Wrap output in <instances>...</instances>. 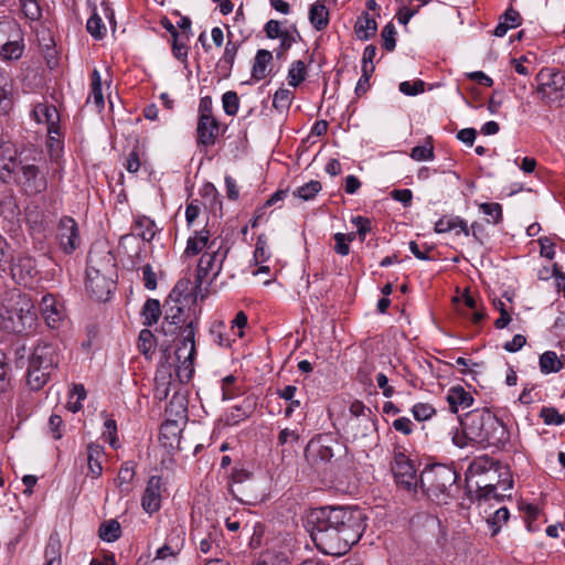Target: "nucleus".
I'll use <instances>...</instances> for the list:
<instances>
[{
    "mask_svg": "<svg viewBox=\"0 0 565 565\" xmlns=\"http://www.w3.org/2000/svg\"><path fill=\"white\" fill-rule=\"evenodd\" d=\"M365 515L358 508L320 507L307 515V529L316 547L326 555L342 556L365 530Z\"/></svg>",
    "mask_w": 565,
    "mask_h": 565,
    "instance_id": "obj_1",
    "label": "nucleus"
},
{
    "mask_svg": "<svg viewBox=\"0 0 565 565\" xmlns=\"http://www.w3.org/2000/svg\"><path fill=\"white\" fill-rule=\"evenodd\" d=\"M460 424L465 436L489 447H503L510 438L507 426L488 408L468 412Z\"/></svg>",
    "mask_w": 565,
    "mask_h": 565,
    "instance_id": "obj_2",
    "label": "nucleus"
},
{
    "mask_svg": "<svg viewBox=\"0 0 565 565\" xmlns=\"http://www.w3.org/2000/svg\"><path fill=\"white\" fill-rule=\"evenodd\" d=\"M1 327L12 333L31 331L36 322L34 303L28 294L11 289L3 294L0 308Z\"/></svg>",
    "mask_w": 565,
    "mask_h": 565,
    "instance_id": "obj_3",
    "label": "nucleus"
},
{
    "mask_svg": "<svg viewBox=\"0 0 565 565\" xmlns=\"http://www.w3.org/2000/svg\"><path fill=\"white\" fill-rule=\"evenodd\" d=\"M116 263L110 252L103 256L89 254L86 268V290L92 298L107 301L116 286Z\"/></svg>",
    "mask_w": 565,
    "mask_h": 565,
    "instance_id": "obj_4",
    "label": "nucleus"
},
{
    "mask_svg": "<svg viewBox=\"0 0 565 565\" xmlns=\"http://www.w3.org/2000/svg\"><path fill=\"white\" fill-rule=\"evenodd\" d=\"M457 479L458 473L454 467L435 463L422 471L419 483L431 501L444 504L458 492Z\"/></svg>",
    "mask_w": 565,
    "mask_h": 565,
    "instance_id": "obj_5",
    "label": "nucleus"
},
{
    "mask_svg": "<svg viewBox=\"0 0 565 565\" xmlns=\"http://www.w3.org/2000/svg\"><path fill=\"white\" fill-rule=\"evenodd\" d=\"M343 451L344 446L332 435H318L307 444L305 458L315 470L326 471Z\"/></svg>",
    "mask_w": 565,
    "mask_h": 565,
    "instance_id": "obj_6",
    "label": "nucleus"
},
{
    "mask_svg": "<svg viewBox=\"0 0 565 565\" xmlns=\"http://www.w3.org/2000/svg\"><path fill=\"white\" fill-rule=\"evenodd\" d=\"M537 86L534 93L547 106H561L565 103V73L542 68L535 76Z\"/></svg>",
    "mask_w": 565,
    "mask_h": 565,
    "instance_id": "obj_7",
    "label": "nucleus"
},
{
    "mask_svg": "<svg viewBox=\"0 0 565 565\" xmlns=\"http://www.w3.org/2000/svg\"><path fill=\"white\" fill-rule=\"evenodd\" d=\"M19 164L20 168L13 178V181L22 189L25 194L35 195L46 191V174L38 164L35 157H21Z\"/></svg>",
    "mask_w": 565,
    "mask_h": 565,
    "instance_id": "obj_8",
    "label": "nucleus"
},
{
    "mask_svg": "<svg viewBox=\"0 0 565 565\" xmlns=\"http://www.w3.org/2000/svg\"><path fill=\"white\" fill-rule=\"evenodd\" d=\"M195 326L194 321L183 329L182 340L175 350L177 360L180 364L177 366L175 374L181 383H188L194 373L193 360L195 356Z\"/></svg>",
    "mask_w": 565,
    "mask_h": 565,
    "instance_id": "obj_9",
    "label": "nucleus"
},
{
    "mask_svg": "<svg viewBox=\"0 0 565 565\" xmlns=\"http://www.w3.org/2000/svg\"><path fill=\"white\" fill-rule=\"evenodd\" d=\"M344 433L347 438L362 447H372L377 444V418L349 417L345 423Z\"/></svg>",
    "mask_w": 565,
    "mask_h": 565,
    "instance_id": "obj_10",
    "label": "nucleus"
},
{
    "mask_svg": "<svg viewBox=\"0 0 565 565\" xmlns=\"http://www.w3.org/2000/svg\"><path fill=\"white\" fill-rule=\"evenodd\" d=\"M488 473H491L498 478H504V490L512 489L513 480L508 466L502 465L489 456H480L475 458L467 469V478H483Z\"/></svg>",
    "mask_w": 565,
    "mask_h": 565,
    "instance_id": "obj_11",
    "label": "nucleus"
},
{
    "mask_svg": "<svg viewBox=\"0 0 565 565\" xmlns=\"http://www.w3.org/2000/svg\"><path fill=\"white\" fill-rule=\"evenodd\" d=\"M227 253V247L218 246L216 249L205 252L200 257L195 276V290L199 289L201 291V286L210 274L212 275L211 281L218 276Z\"/></svg>",
    "mask_w": 565,
    "mask_h": 565,
    "instance_id": "obj_12",
    "label": "nucleus"
},
{
    "mask_svg": "<svg viewBox=\"0 0 565 565\" xmlns=\"http://www.w3.org/2000/svg\"><path fill=\"white\" fill-rule=\"evenodd\" d=\"M396 486L404 491L415 492L418 481L413 462L403 454L397 452L391 466Z\"/></svg>",
    "mask_w": 565,
    "mask_h": 565,
    "instance_id": "obj_13",
    "label": "nucleus"
},
{
    "mask_svg": "<svg viewBox=\"0 0 565 565\" xmlns=\"http://www.w3.org/2000/svg\"><path fill=\"white\" fill-rule=\"evenodd\" d=\"M39 308L42 318L50 329L60 330L67 323L64 305L54 295H44L39 303Z\"/></svg>",
    "mask_w": 565,
    "mask_h": 565,
    "instance_id": "obj_14",
    "label": "nucleus"
},
{
    "mask_svg": "<svg viewBox=\"0 0 565 565\" xmlns=\"http://www.w3.org/2000/svg\"><path fill=\"white\" fill-rule=\"evenodd\" d=\"M56 239L63 253L71 255L79 247L82 239L76 221L71 216H63L56 230Z\"/></svg>",
    "mask_w": 565,
    "mask_h": 565,
    "instance_id": "obj_15",
    "label": "nucleus"
},
{
    "mask_svg": "<svg viewBox=\"0 0 565 565\" xmlns=\"http://www.w3.org/2000/svg\"><path fill=\"white\" fill-rule=\"evenodd\" d=\"M476 484V498L478 500H489L491 498L502 500L505 497H511L510 493H505L508 490H504V478H498L488 473L478 480Z\"/></svg>",
    "mask_w": 565,
    "mask_h": 565,
    "instance_id": "obj_16",
    "label": "nucleus"
},
{
    "mask_svg": "<svg viewBox=\"0 0 565 565\" xmlns=\"http://www.w3.org/2000/svg\"><path fill=\"white\" fill-rule=\"evenodd\" d=\"M29 363L42 367V370L53 371L58 364V353L54 344L41 342L34 349Z\"/></svg>",
    "mask_w": 565,
    "mask_h": 565,
    "instance_id": "obj_17",
    "label": "nucleus"
},
{
    "mask_svg": "<svg viewBox=\"0 0 565 565\" xmlns=\"http://www.w3.org/2000/svg\"><path fill=\"white\" fill-rule=\"evenodd\" d=\"M21 157H24L23 153L17 156V150L10 145L0 146V179L3 182L13 180L20 168Z\"/></svg>",
    "mask_w": 565,
    "mask_h": 565,
    "instance_id": "obj_18",
    "label": "nucleus"
},
{
    "mask_svg": "<svg viewBox=\"0 0 565 565\" xmlns=\"http://www.w3.org/2000/svg\"><path fill=\"white\" fill-rule=\"evenodd\" d=\"M161 489L162 478L160 476L150 477L141 498V507L147 513L152 514L160 510Z\"/></svg>",
    "mask_w": 565,
    "mask_h": 565,
    "instance_id": "obj_19",
    "label": "nucleus"
},
{
    "mask_svg": "<svg viewBox=\"0 0 565 565\" xmlns=\"http://www.w3.org/2000/svg\"><path fill=\"white\" fill-rule=\"evenodd\" d=\"M252 473L245 469L235 468L232 472L231 479L234 486L230 487L231 494L239 502L252 505L257 501L256 495L247 493L245 487L242 484L250 480Z\"/></svg>",
    "mask_w": 565,
    "mask_h": 565,
    "instance_id": "obj_20",
    "label": "nucleus"
},
{
    "mask_svg": "<svg viewBox=\"0 0 565 565\" xmlns=\"http://www.w3.org/2000/svg\"><path fill=\"white\" fill-rule=\"evenodd\" d=\"M220 134V124L215 117L198 118L196 142L198 146L211 147L215 143Z\"/></svg>",
    "mask_w": 565,
    "mask_h": 565,
    "instance_id": "obj_21",
    "label": "nucleus"
},
{
    "mask_svg": "<svg viewBox=\"0 0 565 565\" xmlns=\"http://www.w3.org/2000/svg\"><path fill=\"white\" fill-rule=\"evenodd\" d=\"M184 535L185 532L183 527L177 526L173 527L171 533L167 536V541L163 546L158 548L156 558L157 559H166L167 557L177 556L184 544Z\"/></svg>",
    "mask_w": 565,
    "mask_h": 565,
    "instance_id": "obj_22",
    "label": "nucleus"
},
{
    "mask_svg": "<svg viewBox=\"0 0 565 565\" xmlns=\"http://www.w3.org/2000/svg\"><path fill=\"white\" fill-rule=\"evenodd\" d=\"M32 117L39 124H46L47 134L58 135V113L55 106L38 104L32 110Z\"/></svg>",
    "mask_w": 565,
    "mask_h": 565,
    "instance_id": "obj_23",
    "label": "nucleus"
},
{
    "mask_svg": "<svg viewBox=\"0 0 565 565\" xmlns=\"http://www.w3.org/2000/svg\"><path fill=\"white\" fill-rule=\"evenodd\" d=\"M12 278L19 284H28L36 273L34 262L30 257L13 259L9 269Z\"/></svg>",
    "mask_w": 565,
    "mask_h": 565,
    "instance_id": "obj_24",
    "label": "nucleus"
},
{
    "mask_svg": "<svg viewBox=\"0 0 565 565\" xmlns=\"http://www.w3.org/2000/svg\"><path fill=\"white\" fill-rule=\"evenodd\" d=\"M13 107V81L10 74L0 68V115H8Z\"/></svg>",
    "mask_w": 565,
    "mask_h": 565,
    "instance_id": "obj_25",
    "label": "nucleus"
},
{
    "mask_svg": "<svg viewBox=\"0 0 565 565\" xmlns=\"http://www.w3.org/2000/svg\"><path fill=\"white\" fill-rule=\"evenodd\" d=\"M171 313L167 312L163 319V322L161 324V328L159 332L163 333L164 335H171L173 337L177 334V332L180 333V337L182 338L183 329L191 322H184L181 319L182 308L175 307L170 309Z\"/></svg>",
    "mask_w": 565,
    "mask_h": 565,
    "instance_id": "obj_26",
    "label": "nucleus"
},
{
    "mask_svg": "<svg viewBox=\"0 0 565 565\" xmlns=\"http://www.w3.org/2000/svg\"><path fill=\"white\" fill-rule=\"evenodd\" d=\"M181 429L177 420H167L160 428V443L164 448L174 449L180 446Z\"/></svg>",
    "mask_w": 565,
    "mask_h": 565,
    "instance_id": "obj_27",
    "label": "nucleus"
},
{
    "mask_svg": "<svg viewBox=\"0 0 565 565\" xmlns=\"http://www.w3.org/2000/svg\"><path fill=\"white\" fill-rule=\"evenodd\" d=\"M44 565H62V541L57 531H53L44 548Z\"/></svg>",
    "mask_w": 565,
    "mask_h": 565,
    "instance_id": "obj_28",
    "label": "nucleus"
},
{
    "mask_svg": "<svg viewBox=\"0 0 565 565\" xmlns=\"http://www.w3.org/2000/svg\"><path fill=\"white\" fill-rule=\"evenodd\" d=\"M104 447L99 444L90 443L87 446V466L88 475L92 478H99L103 473L102 459L104 457Z\"/></svg>",
    "mask_w": 565,
    "mask_h": 565,
    "instance_id": "obj_29",
    "label": "nucleus"
},
{
    "mask_svg": "<svg viewBox=\"0 0 565 565\" xmlns=\"http://www.w3.org/2000/svg\"><path fill=\"white\" fill-rule=\"evenodd\" d=\"M210 241V233L207 230L196 231L194 236L189 237L186 243L185 253L188 255H198L203 248H207V252L214 249L215 241Z\"/></svg>",
    "mask_w": 565,
    "mask_h": 565,
    "instance_id": "obj_30",
    "label": "nucleus"
},
{
    "mask_svg": "<svg viewBox=\"0 0 565 565\" xmlns=\"http://www.w3.org/2000/svg\"><path fill=\"white\" fill-rule=\"evenodd\" d=\"M377 23L367 12H363L356 20L354 32L359 40L367 41L375 36Z\"/></svg>",
    "mask_w": 565,
    "mask_h": 565,
    "instance_id": "obj_31",
    "label": "nucleus"
},
{
    "mask_svg": "<svg viewBox=\"0 0 565 565\" xmlns=\"http://www.w3.org/2000/svg\"><path fill=\"white\" fill-rule=\"evenodd\" d=\"M447 402L449 404L450 411L452 413H457L459 407H470L473 403V398L468 392H466L463 387L455 386L449 390L447 394Z\"/></svg>",
    "mask_w": 565,
    "mask_h": 565,
    "instance_id": "obj_32",
    "label": "nucleus"
},
{
    "mask_svg": "<svg viewBox=\"0 0 565 565\" xmlns=\"http://www.w3.org/2000/svg\"><path fill=\"white\" fill-rule=\"evenodd\" d=\"M521 15L513 8L507 9V11L500 17V21L494 29V35L502 38L507 34L508 30L518 28L521 24Z\"/></svg>",
    "mask_w": 565,
    "mask_h": 565,
    "instance_id": "obj_33",
    "label": "nucleus"
},
{
    "mask_svg": "<svg viewBox=\"0 0 565 565\" xmlns=\"http://www.w3.org/2000/svg\"><path fill=\"white\" fill-rule=\"evenodd\" d=\"M135 468L131 462H125L121 465L115 482L119 492L122 495H128L132 490L131 483L135 478Z\"/></svg>",
    "mask_w": 565,
    "mask_h": 565,
    "instance_id": "obj_34",
    "label": "nucleus"
},
{
    "mask_svg": "<svg viewBox=\"0 0 565 565\" xmlns=\"http://www.w3.org/2000/svg\"><path fill=\"white\" fill-rule=\"evenodd\" d=\"M273 60V53L268 50L260 49L257 51L252 68V77L260 81L267 76V66Z\"/></svg>",
    "mask_w": 565,
    "mask_h": 565,
    "instance_id": "obj_35",
    "label": "nucleus"
},
{
    "mask_svg": "<svg viewBox=\"0 0 565 565\" xmlns=\"http://www.w3.org/2000/svg\"><path fill=\"white\" fill-rule=\"evenodd\" d=\"M23 51L24 44L20 32L12 36V39L6 43L3 49H0V56L7 61L19 60L22 56Z\"/></svg>",
    "mask_w": 565,
    "mask_h": 565,
    "instance_id": "obj_36",
    "label": "nucleus"
},
{
    "mask_svg": "<svg viewBox=\"0 0 565 565\" xmlns=\"http://www.w3.org/2000/svg\"><path fill=\"white\" fill-rule=\"evenodd\" d=\"M173 296H177V298L194 297L196 299L198 297H200L201 299H204L205 294L203 292L202 288L201 291H199V289L195 290V284L192 286V281L190 280V278H182L175 284L169 298H172Z\"/></svg>",
    "mask_w": 565,
    "mask_h": 565,
    "instance_id": "obj_37",
    "label": "nucleus"
},
{
    "mask_svg": "<svg viewBox=\"0 0 565 565\" xmlns=\"http://www.w3.org/2000/svg\"><path fill=\"white\" fill-rule=\"evenodd\" d=\"M51 372L52 371L50 370H42V367L29 363L28 385L30 386V388L34 391L42 388L49 381Z\"/></svg>",
    "mask_w": 565,
    "mask_h": 565,
    "instance_id": "obj_38",
    "label": "nucleus"
},
{
    "mask_svg": "<svg viewBox=\"0 0 565 565\" xmlns=\"http://www.w3.org/2000/svg\"><path fill=\"white\" fill-rule=\"evenodd\" d=\"M309 20L318 31L326 29L329 23V12L326 6L321 2H315L311 4L309 10Z\"/></svg>",
    "mask_w": 565,
    "mask_h": 565,
    "instance_id": "obj_39",
    "label": "nucleus"
},
{
    "mask_svg": "<svg viewBox=\"0 0 565 565\" xmlns=\"http://www.w3.org/2000/svg\"><path fill=\"white\" fill-rule=\"evenodd\" d=\"M134 234L142 241L150 242L156 235V225L149 217H138L132 227Z\"/></svg>",
    "mask_w": 565,
    "mask_h": 565,
    "instance_id": "obj_40",
    "label": "nucleus"
},
{
    "mask_svg": "<svg viewBox=\"0 0 565 565\" xmlns=\"http://www.w3.org/2000/svg\"><path fill=\"white\" fill-rule=\"evenodd\" d=\"M141 316L143 318V324L147 327H151L156 324L161 316V306L159 300L157 299H148L141 310Z\"/></svg>",
    "mask_w": 565,
    "mask_h": 565,
    "instance_id": "obj_41",
    "label": "nucleus"
},
{
    "mask_svg": "<svg viewBox=\"0 0 565 565\" xmlns=\"http://www.w3.org/2000/svg\"><path fill=\"white\" fill-rule=\"evenodd\" d=\"M252 413L253 404L249 399H246L242 405L234 406L231 412L225 415V423L227 425H236L248 418Z\"/></svg>",
    "mask_w": 565,
    "mask_h": 565,
    "instance_id": "obj_42",
    "label": "nucleus"
},
{
    "mask_svg": "<svg viewBox=\"0 0 565 565\" xmlns=\"http://www.w3.org/2000/svg\"><path fill=\"white\" fill-rule=\"evenodd\" d=\"M564 364L554 351H546L540 356V370L544 374L556 373Z\"/></svg>",
    "mask_w": 565,
    "mask_h": 565,
    "instance_id": "obj_43",
    "label": "nucleus"
},
{
    "mask_svg": "<svg viewBox=\"0 0 565 565\" xmlns=\"http://www.w3.org/2000/svg\"><path fill=\"white\" fill-rule=\"evenodd\" d=\"M20 31L19 24L12 18H0V49H3L6 43Z\"/></svg>",
    "mask_w": 565,
    "mask_h": 565,
    "instance_id": "obj_44",
    "label": "nucleus"
},
{
    "mask_svg": "<svg viewBox=\"0 0 565 565\" xmlns=\"http://www.w3.org/2000/svg\"><path fill=\"white\" fill-rule=\"evenodd\" d=\"M98 534L103 541L115 542L121 535L120 523L116 520L105 521L100 524Z\"/></svg>",
    "mask_w": 565,
    "mask_h": 565,
    "instance_id": "obj_45",
    "label": "nucleus"
},
{
    "mask_svg": "<svg viewBox=\"0 0 565 565\" xmlns=\"http://www.w3.org/2000/svg\"><path fill=\"white\" fill-rule=\"evenodd\" d=\"M307 75V67L305 62L298 60L291 63L288 70V84L292 87L299 86L305 79Z\"/></svg>",
    "mask_w": 565,
    "mask_h": 565,
    "instance_id": "obj_46",
    "label": "nucleus"
},
{
    "mask_svg": "<svg viewBox=\"0 0 565 565\" xmlns=\"http://www.w3.org/2000/svg\"><path fill=\"white\" fill-rule=\"evenodd\" d=\"M294 99V93L287 88H279L273 97V107L282 113L288 110Z\"/></svg>",
    "mask_w": 565,
    "mask_h": 565,
    "instance_id": "obj_47",
    "label": "nucleus"
},
{
    "mask_svg": "<svg viewBox=\"0 0 565 565\" xmlns=\"http://www.w3.org/2000/svg\"><path fill=\"white\" fill-rule=\"evenodd\" d=\"M322 189V185L317 180H311L307 182L306 184L299 186L295 192L294 195L303 200L309 201L312 200Z\"/></svg>",
    "mask_w": 565,
    "mask_h": 565,
    "instance_id": "obj_48",
    "label": "nucleus"
},
{
    "mask_svg": "<svg viewBox=\"0 0 565 565\" xmlns=\"http://www.w3.org/2000/svg\"><path fill=\"white\" fill-rule=\"evenodd\" d=\"M24 17L31 21H38L42 17L40 0H18Z\"/></svg>",
    "mask_w": 565,
    "mask_h": 565,
    "instance_id": "obj_49",
    "label": "nucleus"
},
{
    "mask_svg": "<svg viewBox=\"0 0 565 565\" xmlns=\"http://www.w3.org/2000/svg\"><path fill=\"white\" fill-rule=\"evenodd\" d=\"M24 17L31 21H38L42 17L40 0H18Z\"/></svg>",
    "mask_w": 565,
    "mask_h": 565,
    "instance_id": "obj_50",
    "label": "nucleus"
},
{
    "mask_svg": "<svg viewBox=\"0 0 565 565\" xmlns=\"http://www.w3.org/2000/svg\"><path fill=\"white\" fill-rule=\"evenodd\" d=\"M509 516V510L507 508H500L487 520L492 536L499 533L501 526L508 522Z\"/></svg>",
    "mask_w": 565,
    "mask_h": 565,
    "instance_id": "obj_51",
    "label": "nucleus"
},
{
    "mask_svg": "<svg viewBox=\"0 0 565 565\" xmlns=\"http://www.w3.org/2000/svg\"><path fill=\"white\" fill-rule=\"evenodd\" d=\"M87 32L96 40H102L106 34V26L97 13H93L86 23Z\"/></svg>",
    "mask_w": 565,
    "mask_h": 565,
    "instance_id": "obj_52",
    "label": "nucleus"
},
{
    "mask_svg": "<svg viewBox=\"0 0 565 565\" xmlns=\"http://www.w3.org/2000/svg\"><path fill=\"white\" fill-rule=\"evenodd\" d=\"M157 342L156 337L149 329H142L139 333L138 338V349L139 351L148 355L154 349V343Z\"/></svg>",
    "mask_w": 565,
    "mask_h": 565,
    "instance_id": "obj_53",
    "label": "nucleus"
},
{
    "mask_svg": "<svg viewBox=\"0 0 565 565\" xmlns=\"http://www.w3.org/2000/svg\"><path fill=\"white\" fill-rule=\"evenodd\" d=\"M462 298H463L466 307L468 309L472 310L471 316H470L471 321L476 324L481 322L484 319V312L481 309H479L477 300L468 292H465L462 295ZM462 315L469 317L468 312L462 311Z\"/></svg>",
    "mask_w": 565,
    "mask_h": 565,
    "instance_id": "obj_54",
    "label": "nucleus"
},
{
    "mask_svg": "<svg viewBox=\"0 0 565 565\" xmlns=\"http://www.w3.org/2000/svg\"><path fill=\"white\" fill-rule=\"evenodd\" d=\"M90 97H93L94 103L98 108L104 107V96L102 92V77L100 73L95 68L92 73V93Z\"/></svg>",
    "mask_w": 565,
    "mask_h": 565,
    "instance_id": "obj_55",
    "label": "nucleus"
},
{
    "mask_svg": "<svg viewBox=\"0 0 565 565\" xmlns=\"http://www.w3.org/2000/svg\"><path fill=\"white\" fill-rule=\"evenodd\" d=\"M222 105L224 113L228 116H234L238 111L239 98L236 92L228 90L222 96Z\"/></svg>",
    "mask_w": 565,
    "mask_h": 565,
    "instance_id": "obj_56",
    "label": "nucleus"
},
{
    "mask_svg": "<svg viewBox=\"0 0 565 565\" xmlns=\"http://www.w3.org/2000/svg\"><path fill=\"white\" fill-rule=\"evenodd\" d=\"M540 417L545 425L559 426L565 423V415L559 414L555 407H543L540 412Z\"/></svg>",
    "mask_w": 565,
    "mask_h": 565,
    "instance_id": "obj_57",
    "label": "nucleus"
},
{
    "mask_svg": "<svg viewBox=\"0 0 565 565\" xmlns=\"http://www.w3.org/2000/svg\"><path fill=\"white\" fill-rule=\"evenodd\" d=\"M238 47L239 43H235L231 40L226 43L223 56L220 60L222 67L226 66L228 71L232 70Z\"/></svg>",
    "mask_w": 565,
    "mask_h": 565,
    "instance_id": "obj_58",
    "label": "nucleus"
},
{
    "mask_svg": "<svg viewBox=\"0 0 565 565\" xmlns=\"http://www.w3.org/2000/svg\"><path fill=\"white\" fill-rule=\"evenodd\" d=\"M411 158L416 161L434 159V147L430 142V138L427 139L426 145L414 147L411 152Z\"/></svg>",
    "mask_w": 565,
    "mask_h": 565,
    "instance_id": "obj_59",
    "label": "nucleus"
},
{
    "mask_svg": "<svg viewBox=\"0 0 565 565\" xmlns=\"http://www.w3.org/2000/svg\"><path fill=\"white\" fill-rule=\"evenodd\" d=\"M413 416L416 420L423 422L431 418L436 411L428 403H417L412 408Z\"/></svg>",
    "mask_w": 565,
    "mask_h": 565,
    "instance_id": "obj_60",
    "label": "nucleus"
},
{
    "mask_svg": "<svg viewBox=\"0 0 565 565\" xmlns=\"http://www.w3.org/2000/svg\"><path fill=\"white\" fill-rule=\"evenodd\" d=\"M395 34H396L395 26L391 22L387 23L382 29L381 38L383 40V47L388 52H392L395 50V46H396Z\"/></svg>",
    "mask_w": 565,
    "mask_h": 565,
    "instance_id": "obj_61",
    "label": "nucleus"
},
{
    "mask_svg": "<svg viewBox=\"0 0 565 565\" xmlns=\"http://www.w3.org/2000/svg\"><path fill=\"white\" fill-rule=\"evenodd\" d=\"M47 135H49V138H47L46 146H47L49 154H50L51 159L56 160L60 157L62 149H63V142L61 140V132L58 131V135H56V134H47Z\"/></svg>",
    "mask_w": 565,
    "mask_h": 565,
    "instance_id": "obj_62",
    "label": "nucleus"
},
{
    "mask_svg": "<svg viewBox=\"0 0 565 565\" xmlns=\"http://www.w3.org/2000/svg\"><path fill=\"white\" fill-rule=\"evenodd\" d=\"M401 93L407 96H416L425 90V83L420 79L415 82H402L398 86Z\"/></svg>",
    "mask_w": 565,
    "mask_h": 565,
    "instance_id": "obj_63",
    "label": "nucleus"
},
{
    "mask_svg": "<svg viewBox=\"0 0 565 565\" xmlns=\"http://www.w3.org/2000/svg\"><path fill=\"white\" fill-rule=\"evenodd\" d=\"M479 209L486 215L492 218L494 224H498L502 221V206L499 203H481Z\"/></svg>",
    "mask_w": 565,
    "mask_h": 565,
    "instance_id": "obj_64",
    "label": "nucleus"
}]
</instances>
